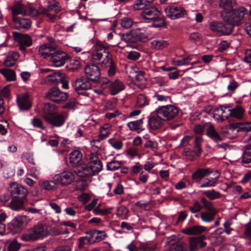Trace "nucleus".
Returning a JSON list of instances; mask_svg holds the SVG:
<instances>
[{"mask_svg":"<svg viewBox=\"0 0 251 251\" xmlns=\"http://www.w3.org/2000/svg\"><path fill=\"white\" fill-rule=\"evenodd\" d=\"M10 85H7L4 87L0 91V97H3L8 98L10 96Z\"/></svg>","mask_w":251,"mask_h":251,"instance_id":"69168bd1","label":"nucleus"},{"mask_svg":"<svg viewBox=\"0 0 251 251\" xmlns=\"http://www.w3.org/2000/svg\"><path fill=\"white\" fill-rule=\"evenodd\" d=\"M162 119L156 114V115H151L149 117L148 123L151 129H157L162 126Z\"/></svg>","mask_w":251,"mask_h":251,"instance_id":"c85d7f7f","label":"nucleus"},{"mask_svg":"<svg viewBox=\"0 0 251 251\" xmlns=\"http://www.w3.org/2000/svg\"><path fill=\"white\" fill-rule=\"evenodd\" d=\"M223 233V230L221 228H218L212 233V238L217 239V244L222 243L224 241V238L221 236Z\"/></svg>","mask_w":251,"mask_h":251,"instance_id":"8fccbe9b","label":"nucleus"},{"mask_svg":"<svg viewBox=\"0 0 251 251\" xmlns=\"http://www.w3.org/2000/svg\"><path fill=\"white\" fill-rule=\"evenodd\" d=\"M206 134L209 138L215 143L221 142L223 139V136L216 131L212 125H210L207 128Z\"/></svg>","mask_w":251,"mask_h":251,"instance_id":"bb28decb","label":"nucleus"},{"mask_svg":"<svg viewBox=\"0 0 251 251\" xmlns=\"http://www.w3.org/2000/svg\"><path fill=\"white\" fill-rule=\"evenodd\" d=\"M12 10L13 19H14V18H18L17 16L19 14L34 17L39 15L40 13L38 10L30 5L25 6L21 3L16 4L12 8Z\"/></svg>","mask_w":251,"mask_h":251,"instance_id":"423d86ee","label":"nucleus"},{"mask_svg":"<svg viewBox=\"0 0 251 251\" xmlns=\"http://www.w3.org/2000/svg\"><path fill=\"white\" fill-rule=\"evenodd\" d=\"M108 48L105 43L97 41L93 46L92 59L94 62H99L102 67L105 68L109 76H113L116 73V68Z\"/></svg>","mask_w":251,"mask_h":251,"instance_id":"f257e3e1","label":"nucleus"},{"mask_svg":"<svg viewBox=\"0 0 251 251\" xmlns=\"http://www.w3.org/2000/svg\"><path fill=\"white\" fill-rule=\"evenodd\" d=\"M53 179L58 184L63 186L68 185L75 181V177L74 174L69 171H64L55 175Z\"/></svg>","mask_w":251,"mask_h":251,"instance_id":"f8f14e48","label":"nucleus"},{"mask_svg":"<svg viewBox=\"0 0 251 251\" xmlns=\"http://www.w3.org/2000/svg\"><path fill=\"white\" fill-rule=\"evenodd\" d=\"M0 73L4 76L7 81H13L16 80V73L15 71L12 70L1 69L0 70Z\"/></svg>","mask_w":251,"mask_h":251,"instance_id":"4c0bfd02","label":"nucleus"},{"mask_svg":"<svg viewBox=\"0 0 251 251\" xmlns=\"http://www.w3.org/2000/svg\"><path fill=\"white\" fill-rule=\"evenodd\" d=\"M143 124L142 119L132 121L127 124V126L131 130H136L139 129Z\"/></svg>","mask_w":251,"mask_h":251,"instance_id":"3c124183","label":"nucleus"},{"mask_svg":"<svg viewBox=\"0 0 251 251\" xmlns=\"http://www.w3.org/2000/svg\"><path fill=\"white\" fill-rule=\"evenodd\" d=\"M122 162L112 160L107 163L106 168L109 171H115L120 168L122 165Z\"/></svg>","mask_w":251,"mask_h":251,"instance_id":"a18cd8bd","label":"nucleus"},{"mask_svg":"<svg viewBox=\"0 0 251 251\" xmlns=\"http://www.w3.org/2000/svg\"><path fill=\"white\" fill-rule=\"evenodd\" d=\"M154 97L159 102H170L171 98L168 96L156 94Z\"/></svg>","mask_w":251,"mask_h":251,"instance_id":"680f3d73","label":"nucleus"},{"mask_svg":"<svg viewBox=\"0 0 251 251\" xmlns=\"http://www.w3.org/2000/svg\"><path fill=\"white\" fill-rule=\"evenodd\" d=\"M25 200L14 198L8 204L7 206L13 211H19L23 209Z\"/></svg>","mask_w":251,"mask_h":251,"instance_id":"473e14b6","label":"nucleus"},{"mask_svg":"<svg viewBox=\"0 0 251 251\" xmlns=\"http://www.w3.org/2000/svg\"><path fill=\"white\" fill-rule=\"evenodd\" d=\"M57 48V45H52L48 46L44 44L40 47L38 50V53L44 58L49 59V60Z\"/></svg>","mask_w":251,"mask_h":251,"instance_id":"aec40b11","label":"nucleus"},{"mask_svg":"<svg viewBox=\"0 0 251 251\" xmlns=\"http://www.w3.org/2000/svg\"><path fill=\"white\" fill-rule=\"evenodd\" d=\"M160 15V12L154 6L147 7L141 12V16L144 19L153 21H160L161 24L164 25L165 21L159 17Z\"/></svg>","mask_w":251,"mask_h":251,"instance_id":"1a4fd4ad","label":"nucleus"},{"mask_svg":"<svg viewBox=\"0 0 251 251\" xmlns=\"http://www.w3.org/2000/svg\"><path fill=\"white\" fill-rule=\"evenodd\" d=\"M82 159L81 153L77 150L74 151L70 154V162L73 164L78 163Z\"/></svg>","mask_w":251,"mask_h":251,"instance_id":"79ce46f5","label":"nucleus"},{"mask_svg":"<svg viewBox=\"0 0 251 251\" xmlns=\"http://www.w3.org/2000/svg\"><path fill=\"white\" fill-rule=\"evenodd\" d=\"M223 121L227 120L230 117V109L229 107L225 106H221Z\"/></svg>","mask_w":251,"mask_h":251,"instance_id":"052dcab7","label":"nucleus"},{"mask_svg":"<svg viewBox=\"0 0 251 251\" xmlns=\"http://www.w3.org/2000/svg\"><path fill=\"white\" fill-rule=\"evenodd\" d=\"M148 38L145 28H138L132 30L130 32L123 36V40L128 43L144 42Z\"/></svg>","mask_w":251,"mask_h":251,"instance_id":"20e7f679","label":"nucleus"},{"mask_svg":"<svg viewBox=\"0 0 251 251\" xmlns=\"http://www.w3.org/2000/svg\"><path fill=\"white\" fill-rule=\"evenodd\" d=\"M206 228L201 226H194L183 230L182 232L187 235H197L204 232Z\"/></svg>","mask_w":251,"mask_h":251,"instance_id":"7c9ffc66","label":"nucleus"},{"mask_svg":"<svg viewBox=\"0 0 251 251\" xmlns=\"http://www.w3.org/2000/svg\"><path fill=\"white\" fill-rule=\"evenodd\" d=\"M191 60L192 58L190 56H188L181 60H175L174 62L176 65L182 66L187 64Z\"/></svg>","mask_w":251,"mask_h":251,"instance_id":"0e129e2a","label":"nucleus"},{"mask_svg":"<svg viewBox=\"0 0 251 251\" xmlns=\"http://www.w3.org/2000/svg\"><path fill=\"white\" fill-rule=\"evenodd\" d=\"M65 76V74L60 72L53 73L48 75L47 77L46 81L50 84H55L59 82L61 78H63Z\"/></svg>","mask_w":251,"mask_h":251,"instance_id":"e433bc0d","label":"nucleus"},{"mask_svg":"<svg viewBox=\"0 0 251 251\" xmlns=\"http://www.w3.org/2000/svg\"><path fill=\"white\" fill-rule=\"evenodd\" d=\"M109 143L112 147L116 150H120L123 146V143L120 140L110 139L109 140Z\"/></svg>","mask_w":251,"mask_h":251,"instance_id":"6e6d98bb","label":"nucleus"},{"mask_svg":"<svg viewBox=\"0 0 251 251\" xmlns=\"http://www.w3.org/2000/svg\"><path fill=\"white\" fill-rule=\"evenodd\" d=\"M95 240L99 242L104 239L105 237V233L100 230H96L94 233V235Z\"/></svg>","mask_w":251,"mask_h":251,"instance_id":"774afa93","label":"nucleus"},{"mask_svg":"<svg viewBox=\"0 0 251 251\" xmlns=\"http://www.w3.org/2000/svg\"><path fill=\"white\" fill-rule=\"evenodd\" d=\"M17 29H28L30 27L31 22L30 20L26 18H14L13 19Z\"/></svg>","mask_w":251,"mask_h":251,"instance_id":"a878e982","label":"nucleus"},{"mask_svg":"<svg viewBox=\"0 0 251 251\" xmlns=\"http://www.w3.org/2000/svg\"><path fill=\"white\" fill-rule=\"evenodd\" d=\"M165 12L167 16L172 20L183 17L186 14V11L181 6H168Z\"/></svg>","mask_w":251,"mask_h":251,"instance_id":"4468645a","label":"nucleus"},{"mask_svg":"<svg viewBox=\"0 0 251 251\" xmlns=\"http://www.w3.org/2000/svg\"><path fill=\"white\" fill-rule=\"evenodd\" d=\"M170 251H189L187 244L182 242H176L172 244Z\"/></svg>","mask_w":251,"mask_h":251,"instance_id":"c9c22d12","label":"nucleus"},{"mask_svg":"<svg viewBox=\"0 0 251 251\" xmlns=\"http://www.w3.org/2000/svg\"><path fill=\"white\" fill-rule=\"evenodd\" d=\"M210 173L209 169H199L193 173L192 178L196 181H200L204 176H207Z\"/></svg>","mask_w":251,"mask_h":251,"instance_id":"72a5a7b5","label":"nucleus"},{"mask_svg":"<svg viewBox=\"0 0 251 251\" xmlns=\"http://www.w3.org/2000/svg\"><path fill=\"white\" fill-rule=\"evenodd\" d=\"M69 58V56L66 52L56 49L49 60L51 62L53 66L59 67L64 65Z\"/></svg>","mask_w":251,"mask_h":251,"instance_id":"9b49d317","label":"nucleus"},{"mask_svg":"<svg viewBox=\"0 0 251 251\" xmlns=\"http://www.w3.org/2000/svg\"><path fill=\"white\" fill-rule=\"evenodd\" d=\"M151 47L156 50H161L165 48H167L169 43L167 41L163 40H155L152 41L151 43Z\"/></svg>","mask_w":251,"mask_h":251,"instance_id":"ea45409f","label":"nucleus"},{"mask_svg":"<svg viewBox=\"0 0 251 251\" xmlns=\"http://www.w3.org/2000/svg\"><path fill=\"white\" fill-rule=\"evenodd\" d=\"M226 22L224 24L220 22L212 21L209 24V28L213 32L222 35H229L232 32L234 25L233 24Z\"/></svg>","mask_w":251,"mask_h":251,"instance_id":"0eeeda50","label":"nucleus"},{"mask_svg":"<svg viewBox=\"0 0 251 251\" xmlns=\"http://www.w3.org/2000/svg\"><path fill=\"white\" fill-rule=\"evenodd\" d=\"M154 82L160 86H167L168 81L163 77L157 76L154 78Z\"/></svg>","mask_w":251,"mask_h":251,"instance_id":"e2e57ef3","label":"nucleus"},{"mask_svg":"<svg viewBox=\"0 0 251 251\" xmlns=\"http://www.w3.org/2000/svg\"><path fill=\"white\" fill-rule=\"evenodd\" d=\"M57 184H58L57 182H55L53 179V180L51 181H44L42 186L46 190H51L55 188Z\"/></svg>","mask_w":251,"mask_h":251,"instance_id":"603ef678","label":"nucleus"},{"mask_svg":"<svg viewBox=\"0 0 251 251\" xmlns=\"http://www.w3.org/2000/svg\"><path fill=\"white\" fill-rule=\"evenodd\" d=\"M49 234V230L45 225L37 224L24 233L21 239L25 241H35L43 239Z\"/></svg>","mask_w":251,"mask_h":251,"instance_id":"f03ea898","label":"nucleus"},{"mask_svg":"<svg viewBox=\"0 0 251 251\" xmlns=\"http://www.w3.org/2000/svg\"><path fill=\"white\" fill-rule=\"evenodd\" d=\"M48 9H42L38 10L40 12V14H46L48 17H50L51 19L54 18V15H51L49 13V10L54 11L55 13H57L60 11V6L59 3L55 0L48 2Z\"/></svg>","mask_w":251,"mask_h":251,"instance_id":"5701e85b","label":"nucleus"},{"mask_svg":"<svg viewBox=\"0 0 251 251\" xmlns=\"http://www.w3.org/2000/svg\"><path fill=\"white\" fill-rule=\"evenodd\" d=\"M230 117L240 120L244 116V110L242 106H236L234 108L230 109Z\"/></svg>","mask_w":251,"mask_h":251,"instance_id":"58836bf2","label":"nucleus"},{"mask_svg":"<svg viewBox=\"0 0 251 251\" xmlns=\"http://www.w3.org/2000/svg\"><path fill=\"white\" fill-rule=\"evenodd\" d=\"M85 73L88 79L93 81H97L100 75V70L96 65L92 64L85 67Z\"/></svg>","mask_w":251,"mask_h":251,"instance_id":"f3484780","label":"nucleus"},{"mask_svg":"<svg viewBox=\"0 0 251 251\" xmlns=\"http://www.w3.org/2000/svg\"><path fill=\"white\" fill-rule=\"evenodd\" d=\"M17 102L21 110H27L31 107V103L27 93L22 94L18 96Z\"/></svg>","mask_w":251,"mask_h":251,"instance_id":"6ab92c4d","label":"nucleus"},{"mask_svg":"<svg viewBox=\"0 0 251 251\" xmlns=\"http://www.w3.org/2000/svg\"><path fill=\"white\" fill-rule=\"evenodd\" d=\"M232 224V220L231 219L227 220L224 224V227L225 228V232L227 234H229L231 233V231L233 230V229L230 228V226Z\"/></svg>","mask_w":251,"mask_h":251,"instance_id":"338daca9","label":"nucleus"},{"mask_svg":"<svg viewBox=\"0 0 251 251\" xmlns=\"http://www.w3.org/2000/svg\"><path fill=\"white\" fill-rule=\"evenodd\" d=\"M156 248V245L151 242L142 243L140 245V249L142 251H153Z\"/></svg>","mask_w":251,"mask_h":251,"instance_id":"de8ad7c7","label":"nucleus"},{"mask_svg":"<svg viewBox=\"0 0 251 251\" xmlns=\"http://www.w3.org/2000/svg\"><path fill=\"white\" fill-rule=\"evenodd\" d=\"M56 106L50 103H46L43 107L42 117L45 120H49V118L56 113Z\"/></svg>","mask_w":251,"mask_h":251,"instance_id":"4be33fe9","label":"nucleus"},{"mask_svg":"<svg viewBox=\"0 0 251 251\" xmlns=\"http://www.w3.org/2000/svg\"><path fill=\"white\" fill-rule=\"evenodd\" d=\"M125 85L119 79H115L111 82L109 87V91L112 95H115L125 89Z\"/></svg>","mask_w":251,"mask_h":251,"instance_id":"cd10ccee","label":"nucleus"},{"mask_svg":"<svg viewBox=\"0 0 251 251\" xmlns=\"http://www.w3.org/2000/svg\"><path fill=\"white\" fill-rule=\"evenodd\" d=\"M30 219L25 215L15 217L7 225V230L13 234L19 233L30 222Z\"/></svg>","mask_w":251,"mask_h":251,"instance_id":"7ed1b4c3","label":"nucleus"},{"mask_svg":"<svg viewBox=\"0 0 251 251\" xmlns=\"http://www.w3.org/2000/svg\"><path fill=\"white\" fill-rule=\"evenodd\" d=\"M68 97L67 93L62 92L57 88H51L46 95L48 99L56 103L65 101Z\"/></svg>","mask_w":251,"mask_h":251,"instance_id":"ddd939ff","label":"nucleus"},{"mask_svg":"<svg viewBox=\"0 0 251 251\" xmlns=\"http://www.w3.org/2000/svg\"><path fill=\"white\" fill-rule=\"evenodd\" d=\"M65 120V116L62 114H57L56 113L51 116L49 120H46V122L54 126L59 127L64 124Z\"/></svg>","mask_w":251,"mask_h":251,"instance_id":"b1692460","label":"nucleus"},{"mask_svg":"<svg viewBox=\"0 0 251 251\" xmlns=\"http://www.w3.org/2000/svg\"><path fill=\"white\" fill-rule=\"evenodd\" d=\"M8 191L14 198L25 200L28 191L22 185L17 182H13L10 184Z\"/></svg>","mask_w":251,"mask_h":251,"instance_id":"9d476101","label":"nucleus"},{"mask_svg":"<svg viewBox=\"0 0 251 251\" xmlns=\"http://www.w3.org/2000/svg\"><path fill=\"white\" fill-rule=\"evenodd\" d=\"M206 237L201 235L198 237H192L189 238V251H197L200 248L206 246V242L204 241Z\"/></svg>","mask_w":251,"mask_h":251,"instance_id":"dca6fc26","label":"nucleus"},{"mask_svg":"<svg viewBox=\"0 0 251 251\" xmlns=\"http://www.w3.org/2000/svg\"><path fill=\"white\" fill-rule=\"evenodd\" d=\"M73 86L78 94H80L81 91L91 89V84L86 78L80 77L75 81L73 83Z\"/></svg>","mask_w":251,"mask_h":251,"instance_id":"a211bd4d","label":"nucleus"},{"mask_svg":"<svg viewBox=\"0 0 251 251\" xmlns=\"http://www.w3.org/2000/svg\"><path fill=\"white\" fill-rule=\"evenodd\" d=\"M88 165L90 169H92L94 175L98 174L102 168V162L99 157L95 154H92L90 157Z\"/></svg>","mask_w":251,"mask_h":251,"instance_id":"412c9836","label":"nucleus"},{"mask_svg":"<svg viewBox=\"0 0 251 251\" xmlns=\"http://www.w3.org/2000/svg\"><path fill=\"white\" fill-rule=\"evenodd\" d=\"M203 194L210 200H214L221 198L222 194L214 189L206 191Z\"/></svg>","mask_w":251,"mask_h":251,"instance_id":"c03bdc74","label":"nucleus"},{"mask_svg":"<svg viewBox=\"0 0 251 251\" xmlns=\"http://www.w3.org/2000/svg\"><path fill=\"white\" fill-rule=\"evenodd\" d=\"M128 212V209L125 206H121L118 208L116 214L118 216L124 218L126 216Z\"/></svg>","mask_w":251,"mask_h":251,"instance_id":"4d7b16f0","label":"nucleus"},{"mask_svg":"<svg viewBox=\"0 0 251 251\" xmlns=\"http://www.w3.org/2000/svg\"><path fill=\"white\" fill-rule=\"evenodd\" d=\"M20 248V245L16 241H13L10 242L8 245L9 251H18Z\"/></svg>","mask_w":251,"mask_h":251,"instance_id":"bf43d9fd","label":"nucleus"},{"mask_svg":"<svg viewBox=\"0 0 251 251\" xmlns=\"http://www.w3.org/2000/svg\"><path fill=\"white\" fill-rule=\"evenodd\" d=\"M220 6L226 14H230L235 4L234 0H220Z\"/></svg>","mask_w":251,"mask_h":251,"instance_id":"2f4dec72","label":"nucleus"},{"mask_svg":"<svg viewBox=\"0 0 251 251\" xmlns=\"http://www.w3.org/2000/svg\"><path fill=\"white\" fill-rule=\"evenodd\" d=\"M216 213V211H208L207 212H201V219L202 221L205 222H210L213 220L214 217Z\"/></svg>","mask_w":251,"mask_h":251,"instance_id":"37998d69","label":"nucleus"},{"mask_svg":"<svg viewBox=\"0 0 251 251\" xmlns=\"http://www.w3.org/2000/svg\"><path fill=\"white\" fill-rule=\"evenodd\" d=\"M201 202L202 204L203 207H204L207 211H216V209L214 208L213 206L212 202L207 200L206 198L204 197L201 198Z\"/></svg>","mask_w":251,"mask_h":251,"instance_id":"09e8293b","label":"nucleus"},{"mask_svg":"<svg viewBox=\"0 0 251 251\" xmlns=\"http://www.w3.org/2000/svg\"><path fill=\"white\" fill-rule=\"evenodd\" d=\"M133 24V20L128 17L124 18L121 20V26L125 28H130Z\"/></svg>","mask_w":251,"mask_h":251,"instance_id":"5fc2aeb1","label":"nucleus"},{"mask_svg":"<svg viewBox=\"0 0 251 251\" xmlns=\"http://www.w3.org/2000/svg\"><path fill=\"white\" fill-rule=\"evenodd\" d=\"M91 169L88 164L77 166L75 171L79 176L85 177L94 175Z\"/></svg>","mask_w":251,"mask_h":251,"instance_id":"393cba45","label":"nucleus"},{"mask_svg":"<svg viewBox=\"0 0 251 251\" xmlns=\"http://www.w3.org/2000/svg\"><path fill=\"white\" fill-rule=\"evenodd\" d=\"M152 1L153 0H136L133 5V9L134 10H144Z\"/></svg>","mask_w":251,"mask_h":251,"instance_id":"a19ab883","label":"nucleus"},{"mask_svg":"<svg viewBox=\"0 0 251 251\" xmlns=\"http://www.w3.org/2000/svg\"><path fill=\"white\" fill-rule=\"evenodd\" d=\"M201 35L199 33L193 32L189 36V40L193 43H199L201 41Z\"/></svg>","mask_w":251,"mask_h":251,"instance_id":"13d9d810","label":"nucleus"},{"mask_svg":"<svg viewBox=\"0 0 251 251\" xmlns=\"http://www.w3.org/2000/svg\"><path fill=\"white\" fill-rule=\"evenodd\" d=\"M137 103L138 106L140 107H144L148 104V101L147 100L146 97L143 94H140L138 96Z\"/></svg>","mask_w":251,"mask_h":251,"instance_id":"864d4df0","label":"nucleus"},{"mask_svg":"<svg viewBox=\"0 0 251 251\" xmlns=\"http://www.w3.org/2000/svg\"><path fill=\"white\" fill-rule=\"evenodd\" d=\"M242 162L248 164L251 162V145H247L242 148Z\"/></svg>","mask_w":251,"mask_h":251,"instance_id":"f704fd0d","label":"nucleus"},{"mask_svg":"<svg viewBox=\"0 0 251 251\" xmlns=\"http://www.w3.org/2000/svg\"><path fill=\"white\" fill-rule=\"evenodd\" d=\"M19 57V54L16 51L10 52L7 55L4 61V65L6 67H11L16 63Z\"/></svg>","mask_w":251,"mask_h":251,"instance_id":"c756f323","label":"nucleus"},{"mask_svg":"<svg viewBox=\"0 0 251 251\" xmlns=\"http://www.w3.org/2000/svg\"><path fill=\"white\" fill-rule=\"evenodd\" d=\"M246 14L247 10L246 8L243 7H241L238 9H233L231 12L230 14H229V16L227 17L226 19V17H225L224 19L228 23L233 24L234 26L235 25H238L242 23L244 16Z\"/></svg>","mask_w":251,"mask_h":251,"instance_id":"6e6552de","label":"nucleus"},{"mask_svg":"<svg viewBox=\"0 0 251 251\" xmlns=\"http://www.w3.org/2000/svg\"><path fill=\"white\" fill-rule=\"evenodd\" d=\"M156 113L163 121H170L175 118L178 113V108L172 105H168L158 107L155 110Z\"/></svg>","mask_w":251,"mask_h":251,"instance_id":"39448f33","label":"nucleus"},{"mask_svg":"<svg viewBox=\"0 0 251 251\" xmlns=\"http://www.w3.org/2000/svg\"><path fill=\"white\" fill-rule=\"evenodd\" d=\"M188 208L192 213L195 214L201 211L203 206L199 201H195L192 205L189 206Z\"/></svg>","mask_w":251,"mask_h":251,"instance_id":"49530a36","label":"nucleus"},{"mask_svg":"<svg viewBox=\"0 0 251 251\" xmlns=\"http://www.w3.org/2000/svg\"><path fill=\"white\" fill-rule=\"evenodd\" d=\"M13 36L19 42V48L22 51H25L26 48L32 44L31 37L27 34H23L15 32L13 33Z\"/></svg>","mask_w":251,"mask_h":251,"instance_id":"2eb2a0df","label":"nucleus"}]
</instances>
